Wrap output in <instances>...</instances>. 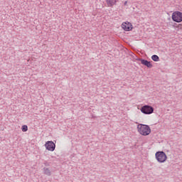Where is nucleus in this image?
Wrapping results in <instances>:
<instances>
[{
  "instance_id": "f257e3e1",
  "label": "nucleus",
  "mask_w": 182,
  "mask_h": 182,
  "mask_svg": "<svg viewBox=\"0 0 182 182\" xmlns=\"http://www.w3.org/2000/svg\"><path fill=\"white\" fill-rule=\"evenodd\" d=\"M136 129L141 136H149L151 134V128L147 124H139L136 126Z\"/></svg>"
},
{
  "instance_id": "f03ea898",
  "label": "nucleus",
  "mask_w": 182,
  "mask_h": 182,
  "mask_svg": "<svg viewBox=\"0 0 182 182\" xmlns=\"http://www.w3.org/2000/svg\"><path fill=\"white\" fill-rule=\"evenodd\" d=\"M155 159L158 163L163 164L167 161V154L163 151L156 152Z\"/></svg>"
},
{
  "instance_id": "7ed1b4c3",
  "label": "nucleus",
  "mask_w": 182,
  "mask_h": 182,
  "mask_svg": "<svg viewBox=\"0 0 182 182\" xmlns=\"http://www.w3.org/2000/svg\"><path fill=\"white\" fill-rule=\"evenodd\" d=\"M171 19L176 23H181L182 22V12L181 11H173L171 14Z\"/></svg>"
},
{
  "instance_id": "20e7f679",
  "label": "nucleus",
  "mask_w": 182,
  "mask_h": 182,
  "mask_svg": "<svg viewBox=\"0 0 182 182\" xmlns=\"http://www.w3.org/2000/svg\"><path fill=\"white\" fill-rule=\"evenodd\" d=\"M140 110L144 114H152L154 112V108L150 105H144Z\"/></svg>"
},
{
  "instance_id": "39448f33",
  "label": "nucleus",
  "mask_w": 182,
  "mask_h": 182,
  "mask_svg": "<svg viewBox=\"0 0 182 182\" xmlns=\"http://www.w3.org/2000/svg\"><path fill=\"white\" fill-rule=\"evenodd\" d=\"M44 147L48 151H55V149H56V144L52 141H47L44 144Z\"/></svg>"
},
{
  "instance_id": "423d86ee",
  "label": "nucleus",
  "mask_w": 182,
  "mask_h": 182,
  "mask_svg": "<svg viewBox=\"0 0 182 182\" xmlns=\"http://www.w3.org/2000/svg\"><path fill=\"white\" fill-rule=\"evenodd\" d=\"M121 28L125 32H130V31H133V24L129 21H125L122 23Z\"/></svg>"
},
{
  "instance_id": "0eeeda50",
  "label": "nucleus",
  "mask_w": 182,
  "mask_h": 182,
  "mask_svg": "<svg viewBox=\"0 0 182 182\" xmlns=\"http://www.w3.org/2000/svg\"><path fill=\"white\" fill-rule=\"evenodd\" d=\"M139 60H140L141 65H144V66H147L149 68H153V64H151V62L144 59H139Z\"/></svg>"
},
{
  "instance_id": "6e6552de",
  "label": "nucleus",
  "mask_w": 182,
  "mask_h": 182,
  "mask_svg": "<svg viewBox=\"0 0 182 182\" xmlns=\"http://www.w3.org/2000/svg\"><path fill=\"white\" fill-rule=\"evenodd\" d=\"M106 3L107 6L112 7L117 4V0H106Z\"/></svg>"
},
{
  "instance_id": "1a4fd4ad",
  "label": "nucleus",
  "mask_w": 182,
  "mask_h": 182,
  "mask_svg": "<svg viewBox=\"0 0 182 182\" xmlns=\"http://www.w3.org/2000/svg\"><path fill=\"white\" fill-rule=\"evenodd\" d=\"M43 174H45L46 176H52V171H50V168H43Z\"/></svg>"
},
{
  "instance_id": "9d476101",
  "label": "nucleus",
  "mask_w": 182,
  "mask_h": 182,
  "mask_svg": "<svg viewBox=\"0 0 182 182\" xmlns=\"http://www.w3.org/2000/svg\"><path fill=\"white\" fill-rule=\"evenodd\" d=\"M151 59H152V60H154V62H159V58L156 55H152Z\"/></svg>"
},
{
  "instance_id": "9b49d317",
  "label": "nucleus",
  "mask_w": 182,
  "mask_h": 182,
  "mask_svg": "<svg viewBox=\"0 0 182 182\" xmlns=\"http://www.w3.org/2000/svg\"><path fill=\"white\" fill-rule=\"evenodd\" d=\"M21 130H22V132H28V126H26V125H23V126L21 127Z\"/></svg>"
},
{
  "instance_id": "f8f14e48",
  "label": "nucleus",
  "mask_w": 182,
  "mask_h": 182,
  "mask_svg": "<svg viewBox=\"0 0 182 182\" xmlns=\"http://www.w3.org/2000/svg\"><path fill=\"white\" fill-rule=\"evenodd\" d=\"M124 6H127V1L124 2Z\"/></svg>"
}]
</instances>
